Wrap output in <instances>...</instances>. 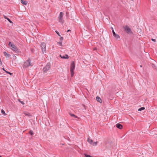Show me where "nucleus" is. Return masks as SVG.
Masks as SVG:
<instances>
[{"label": "nucleus", "mask_w": 157, "mask_h": 157, "mask_svg": "<svg viewBox=\"0 0 157 157\" xmlns=\"http://www.w3.org/2000/svg\"><path fill=\"white\" fill-rule=\"evenodd\" d=\"M30 66H32V65L30 59H29L24 63L23 67H27Z\"/></svg>", "instance_id": "f257e3e1"}, {"label": "nucleus", "mask_w": 157, "mask_h": 157, "mask_svg": "<svg viewBox=\"0 0 157 157\" xmlns=\"http://www.w3.org/2000/svg\"><path fill=\"white\" fill-rule=\"evenodd\" d=\"M50 68L51 65L50 63H48L43 68V72L44 73H46Z\"/></svg>", "instance_id": "f03ea898"}, {"label": "nucleus", "mask_w": 157, "mask_h": 157, "mask_svg": "<svg viewBox=\"0 0 157 157\" xmlns=\"http://www.w3.org/2000/svg\"><path fill=\"white\" fill-rule=\"evenodd\" d=\"M123 28L126 33L128 34H132L133 33L131 31L130 28H129L127 25H126L123 27Z\"/></svg>", "instance_id": "7ed1b4c3"}, {"label": "nucleus", "mask_w": 157, "mask_h": 157, "mask_svg": "<svg viewBox=\"0 0 157 157\" xmlns=\"http://www.w3.org/2000/svg\"><path fill=\"white\" fill-rule=\"evenodd\" d=\"M63 13L62 12H61L58 17V18L59 19V22L61 23H63Z\"/></svg>", "instance_id": "20e7f679"}, {"label": "nucleus", "mask_w": 157, "mask_h": 157, "mask_svg": "<svg viewBox=\"0 0 157 157\" xmlns=\"http://www.w3.org/2000/svg\"><path fill=\"white\" fill-rule=\"evenodd\" d=\"M41 49L42 50L43 53H44L45 52L46 50V44L44 43L43 42L41 43Z\"/></svg>", "instance_id": "39448f33"}, {"label": "nucleus", "mask_w": 157, "mask_h": 157, "mask_svg": "<svg viewBox=\"0 0 157 157\" xmlns=\"http://www.w3.org/2000/svg\"><path fill=\"white\" fill-rule=\"evenodd\" d=\"M75 67V63L74 62H72L71 64L70 71H74Z\"/></svg>", "instance_id": "423d86ee"}, {"label": "nucleus", "mask_w": 157, "mask_h": 157, "mask_svg": "<svg viewBox=\"0 0 157 157\" xmlns=\"http://www.w3.org/2000/svg\"><path fill=\"white\" fill-rule=\"evenodd\" d=\"M12 50L14 51L16 53H18L19 52V51L17 47L15 46L14 45V46H13V48H12Z\"/></svg>", "instance_id": "0eeeda50"}, {"label": "nucleus", "mask_w": 157, "mask_h": 157, "mask_svg": "<svg viewBox=\"0 0 157 157\" xmlns=\"http://www.w3.org/2000/svg\"><path fill=\"white\" fill-rule=\"evenodd\" d=\"M113 36L115 37L116 39H118L120 38V36L119 35L116 34L114 31H113Z\"/></svg>", "instance_id": "6e6552de"}, {"label": "nucleus", "mask_w": 157, "mask_h": 157, "mask_svg": "<svg viewBox=\"0 0 157 157\" xmlns=\"http://www.w3.org/2000/svg\"><path fill=\"white\" fill-rule=\"evenodd\" d=\"M23 113L24 114V115L25 116H28V117H29L32 116L31 114L30 113L28 112H26V111H24L23 112Z\"/></svg>", "instance_id": "1a4fd4ad"}, {"label": "nucleus", "mask_w": 157, "mask_h": 157, "mask_svg": "<svg viewBox=\"0 0 157 157\" xmlns=\"http://www.w3.org/2000/svg\"><path fill=\"white\" fill-rule=\"evenodd\" d=\"M60 57L62 59H67L68 58V56L67 54H65V56H62L61 55H60Z\"/></svg>", "instance_id": "9d476101"}, {"label": "nucleus", "mask_w": 157, "mask_h": 157, "mask_svg": "<svg viewBox=\"0 0 157 157\" xmlns=\"http://www.w3.org/2000/svg\"><path fill=\"white\" fill-rule=\"evenodd\" d=\"M116 127L120 129H121L122 128V125L118 123L116 124Z\"/></svg>", "instance_id": "9b49d317"}, {"label": "nucleus", "mask_w": 157, "mask_h": 157, "mask_svg": "<svg viewBox=\"0 0 157 157\" xmlns=\"http://www.w3.org/2000/svg\"><path fill=\"white\" fill-rule=\"evenodd\" d=\"M21 3L25 5H26L28 3V2L27 1H24L23 0H21Z\"/></svg>", "instance_id": "f8f14e48"}, {"label": "nucleus", "mask_w": 157, "mask_h": 157, "mask_svg": "<svg viewBox=\"0 0 157 157\" xmlns=\"http://www.w3.org/2000/svg\"><path fill=\"white\" fill-rule=\"evenodd\" d=\"M3 54L6 57V58H9V57L10 55V54L7 53L6 52H3Z\"/></svg>", "instance_id": "ddd939ff"}, {"label": "nucleus", "mask_w": 157, "mask_h": 157, "mask_svg": "<svg viewBox=\"0 0 157 157\" xmlns=\"http://www.w3.org/2000/svg\"><path fill=\"white\" fill-rule=\"evenodd\" d=\"M96 100L98 101L100 103H101L102 101L101 98L99 97L98 96L96 97Z\"/></svg>", "instance_id": "4468645a"}, {"label": "nucleus", "mask_w": 157, "mask_h": 157, "mask_svg": "<svg viewBox=\"0 0 157 157\" xmlns=\"http://www.w3.org/2000/svg\"><path fill=\"white\" fill-rule=\"evenodd\" d=\"M69 115L71 117H75V118H78V117L75 116V115L74 114H71V113H69Z\"/></svg>", "instance_id": "2eb2a0df"}, {"label": "nucleus", "mask_w": 157, "mask_h": 157, "mask_svg": "<svg viewBox=\"0 0 157 157\" xmlns=\"http://www.w3.org/2000/svg\"><path fill=\"white\" fill-rule=\"evenodd\" d=\"M4 18H5L7 20H8V21L10 23H12V22L10 20V19L9 18H8L7 17H6V16H4Z\"/></svg>", "instance_id": "dca6fc26"}, {"label": "nucleus", "mask_w": 157, "mask_h": 157, "mask_svg": "<svg viewBox=\"0 0 157 157\" xmlns=\"http://www.w3.org/2000/svg\"><path fill=\"white\" fill-rule=\"evenodd\" d=\"M87 141L90 144H91L93 142V140L90 139L88 138L87 139Z\"/></svg>", "instance_id": "f3484780"}, {"label": "nucleus", "mask_w": 157, "mask_h": 157, "mask_svg": "<svg viewBox=\"0 0 157 157\" xmlns=\"http://www.w3.org/2000/svg\"><path fill=\"white\" fill-rule=\"evenodd\" d=\"M9 45L10 47H11V46H14V44L13 43H12L11 42H9Z\"/></svg>", "instance_id": "a211bd4d"}, {"label": "nucleus", "mask_w": 157, "mask_h": 157, "mask_svg": "<svg viewBox=\"0 0 157 157\" xmlns=\"http://www.w3.org/2000/svg\"><path fill=\"white\" fill-rule=\"evenodd\" d=\"M145 109V108L144 107H142L139 108L138 110L139 111H141V110H144Z\"/></svg>", "instance_id": "6ab92c4d"}, {"label": "nucleus", "mask_w": 157, "mask_h": 157, "mask_svg": "<svg viewBox=\"0 0 157 157\" xmlns=\"http://www.w3.org/2000/svg\"><path fill=\"white\" fill-rule=\"evenodd\" d=\"M1 113H2L4 115H6V114L5 113V111L3 109H2L1 110Z\"/></svg>", "instance_id": "aec40b11"}, {"label": "nucleus", "mask_w": 157, "mask_h": 157, "mask_svg": "<svg viewBox=\"0 0 157 157\" xmlns=\"http://www.w3.org/2000/svg\"><path fill=\"white\" fill-rule=\"evenodd\" d=\"M29 133L31 136L33 135V131L32 130H30L29 132Z\"/></svg>", "instance_id": "412c9836"}, {"label": "nucleus", "mask_w": 157, "mask_h": 157, "mask_svg": "<svg viewBox=\"0 0 157 157\" xmlns=\"http://www.w3.org/2000/svg\"><path fill=\"white\" fill-rule=\"evenodd\" d=\"M71 72V76L72 77H73L74 75V71H70Z\"/></svg>", "instance_id": "4be33fe9"}, {"label": "nucleus", "mask_w": 157, "mask_h": 157, "mask_svg": "<svg viewBox=\"0 0 157 157\" xmlns=\"http://www.w3.org/2000/svg\"><path fill=\"white\" fill-rule=\"evenodd\" d=\"M97 143H98L97 142H94L93 143V145L94 146H96L97 145Z\"/></svg>", "instance_id": "5701e85b"}, {"label": "nucleus", "mask_w": 157, "mask_h": 157, "mask_svg": "<svg viewBox=\"0 0 157 157\" xmlns=\"http://www.w3.org/2000/svg\"><path fill=\"white\" fill-rule=\"evenodd\" d=\"M5 72H6V73L9 74H10V75H13L12 73H11L10 72H9L8 71H5Z\"/></svg>", "instance_id": "b1692460"}, {"label": "nucleus", "mask_w": 157, "mask_h": 157, "mask_svg": "<svg viewBox=\"0 0 157 157\" xmlns=\"http://www.w3.org/2000/svg\"><path fill=\"white\" fill-rule=\"evenodd\" d=\"M84 155H85L86 157H91V156H90V155H87L86 154H85Z\"/></svg>", "instance_id": "393cba45"}, {"label": "nucleus", "mask_w": 157, "mask_h": 157, "mask_svg": "<svg viewBox=\"0 0 157 157\" xmlns=\"http://www.w3.org/2000/svg\"><path fill=\"white\" fill-rule=\"evenodd\" d=\"M57 44H58L60 46L62 45V43L61 42H58L57 43Z\"/></svg>", "instance_id": "a878e982"}, {"label": "nucleus", "mask_w": 157, "mask_h": 157, "mask_svg": "<svg viewBox=\"0 0 157 157\" xmlns=\"http://www.w3.org/2000/svg\"><path fill=\"white\" fill-rule=\"evenodd\" d=\"M19 101L22 105H24V103L23 101H21L20 100H19Z\"/></svg>", "instance_id": "bb28decb"}, {"label": "nucleus", "mask_w": 157, "mask_h": 157, "mask_svg": "<svg viewBox=\"0 0 157 157\" xmlns=\"http://www.w3.org/2000/svg\"><path fill=\"white\" fill-rule=\"evenodd\" d=\"M56 32V33L59 36H60V35L59 34V33L57 31H55Z\"/></svg>", "instance_id": "cd10ccee"}, {"label": "nucleus", "mask_w": 157, "mask_h": 157, "mask_svg": "<svg viewBox=\"0 0 157 157\" xmlns=\"http://www.w3.org/2000/svg\"><path fill=\"white\" fill-rule=\"evenodd\" d=\"M151 40L152 41H154V42H155V41H156V40H155V39H153V38H152V39H151Z\"/></svg>", "instance_id": "c85d7f7f"}, {"label": "nucleus", "mask_w": 157, "mask_h": 157, "mask_svg": "<svg viewBox=\"0 0 157 157\" xmlns=\"http://www.w3.org/2000/svg\"><path fill=\"white\" fill-rule=\"evenodd\" d=\"M111 29L112 30V32L113 33V31H114L113 28L112 27L111 28Z\"/></svg>", "instance_id": "c756f323"}, {"label": "nucleus", "mask_w": 157, "mask_h": 157, "mask_svg": "<svg viewBox=\"0 0 157 157\" xmlns=\"http://www.w3.org/2000/svg\"><path fill=\"white\" fill-rule=\"evenodd\" d=\"M63 37H60V40H62L63 39Z\"/></svg>", "instance_id": "7c9ffc66"}, {"label": "nucleus", "mask_w": 157, "mask_h": 157, "mask_svg": "<svg viewBox=\"0 0 157 157\" xmlns=\"http://www.w3.org/2000/svg\"><path fill=\"white\" fill-rule=\"evenodd\" d=\"M70 31H71V30H70L69 29V30H67V32H70Z\"/></svg>", "instance_id": "2f4dec72"}, {"label": "nucleus", "mask_w": 157, "mask_h": 157, "mask_svg": "<svg viewBox=\"0 0 157 157\" xmlns=\"http://www.w3.org/2000/svg\"><path fill=\"white\" fill-rule=\"evenodd\" d=\"M3 70L4 71H6V70H5V69H4V68H3Z\"/></svg>", "instance_id": "473e14b6"}, {"label": "nucleus", "mask_w": 157, "mask_h": 157, "mask_svg": "<svg viewBox=\"0 0 157 157\" xmlns=\"http://www.w3.org/2000/svg\"><path fill=\"white\" fill-rule=\"evenodd\" d=\"M13 46H11L12 48H13Z\"/></svg>", "instance_id": "72a5a7b5"}, {"label": "nucleus", "mask_w": 157, "mask_h": 157, "mask_svg": "<svg viewBox=\"0 0 157 157\" xmlns=\"http://www.w3.org/2000/svg\"><path fill=\"white\" fill-rule=\"evenodd\" d=\"M0 157H2L0 155Z\"/></svg>", "instance_id": "f704fd0d"}, {"label": "nucleus", "mask_w": 157, "mask_h": 157, "mask_svg": "<svg viewBox=\"0 0 157 157\" xmlns=\"http://www.w3.org/2000/svg\"><path fill=\"white\" fill-rule=\"evenodd\" d=\"M131 0L132 1H133V0Z\"/></svg>", "instance_id": "c9c22d12"}]
</instances>
